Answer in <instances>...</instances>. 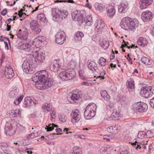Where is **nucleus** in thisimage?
I'll return each instance as SVG.
<instances>
[{"label":"nucleus","mask_w":154,"mask_h":154,"mask_svg":"<svg viewBox=\"0 0 154 154\" xmlns=\"http://www.w3.org/2000/svg\"><path fill=\"white\" fill-rule=\"evenodd\" d=\"M22 68L23 71L27 74H32L35 70L34 63L30 60H25L22 64Z\"/></svg>","instance_id":"nucleus-1"},{"label":"nucleus","mask_w":154,"mask_h":154,"mask_svg":"<svg viewBox=\"0 0 154 154\" xmlns=\"http://www.w3.org/2000/svg\"><path fill=\"white\" fill-rule=\"evenodd\" d=\"M36 83L35 85L37 88L41 90L50 87L53 84V82L50 79H47L46 80L39 81L38 83Z\"/></svg>","instance_id":"nucleus-2"},{"label":"nucleus","mask_w":154,"mask_h":154,"mask_svg":"<svg viewBox=\"0 0 154 154\" xmlns=\"http://www.w3.org/2000/svg\"><path fill=\"white\" fill-rule=\"evenodd\" d=\"M154 93V87L151 86L142 88L140 94L145 98H148L152 96Z\"/></svg>","instance_id":"nucleus-3"},{"label":"nucleus","mask_w":154,"mask_h":154,"mask_svg":"<svg viewBox=\"0 0 154 154\" xmlns=\"http://www.w3.org/2000/svg\"><path fill=\"white\" fill-rule=\"evenodd\" d=\"M38 75H35L32 78V81L35 83H38L39 81L46 80L48 78V74L45 70H41L37 72Z\"/></svg>","instance_id":"nucleus-4"},{"label":"nucleus","mask_w":154,"mask_h":154,"mask_svg":"<svg viewBox=\"0 0 154 154\" xmlns=\"http://www.w3.org/2000/svg\"><path fill=\"white\" fill-rule=\"evenodd\" d=\"M53 18L55 21H58L60 19H63L66 18L68 15V11L65 10H63L62 11H59L57 12L56 11L53 12Z\"/></svg>","instance_id":"nucleus-5"},{"label":"nucleus","mask_w":154,"mask_h":154,"mask_svg":"<svg viewBox=\"0 0 154 154\" xmlns=\"http://www.w3.org/2000/svg\"><path fill=\"white\" fill-rule=\"evenodd\" d=\"M17 44L23 50L25 51L28 53L26 54L27 55L32 54L33 50L32 48H31V41L28 42V43H25L23 41H20L19 42L17 43Z\"/></svg>","instance_id":"nucleus-6"},{"label":"nucleus","mask_w":154,"mask_h":154,"mask_svg":"<svg viewBox=\"0 0 154 154\" xmlns=\"http://www.w3.org/2000/svg\"><path fill=\"white\" fill-rule=\"evenodd\" d=\"M147 108V105L146 103L138 102L133 105L132 109L134 111L143 112L146 111Z\"/></svg>","instance_id":"nucleus-7"},{"label":"nucleus","mask_w":154,"mask_h":154,"mask_svg":"<svg viewBox=\"0 0 154 154\" xmlns=\"http://www.w3.org/2000/svg\"><path fill=\"white\" fill-rule=\"evenodd\" d=\"M35 62L38 64L43 63L45 59V54L44 52L36 51L35 52Z\"/></svg>","instance_id":"nucleus-8"},{"label":"nucleus","mask_w":154,"mask_h":154,"mask_svg":"<svg viewBox=\"0 0 154 154\" xmlns=\"http://www.w3.org/2000/svg\"><path fill=\"white\" fill-rule=\"evenodd\" d=\"M154 17L153 14L149 10L142 12L141 18L144 22H148L152 21Z\"/></svg>","instance_id":"nucleus-9"},{"label":"nucleus","mask_w":154,"mask_h":154,"mask_svg":"<svg viewBox=\"0 0 154 154\" xmlns=\"http://www.w3.org/2000/svg\"><path fill=\"white\" fill-rule=\"evenodd\" d=\"M100 94L104 101L105 103L107 106L109 108L111 107V98L110 96L108 94L107 91L106 90H102L100 91Z\"/></svg>","instance_id":"nucleus-10"},{"label":"nucleus","mask_w":154,"mask_h":154,"mask_svg":"<svg viewBox=\"0 0 154 154\" xmlns=\"http://www.w3.org/2000/svg\"><path fill=\"white\" fill-rule=\"evenodd\" d=\"M71 116V120L73 124L77 123L81 119L80 112L77 109H75L72 111Z\"/></svg>","instance_id":"nucleus-11"},{"label":"nucleus","mask_w":154,"mask_h":154,"mask_svg":"<svg viewBox=\"0 0 154 154\" xmlns=\"http://www.w3.org/2000/svg\"><path fill=\"white\" fill-rule=\"evenodd\" d=\"M85 12L83 11H75L72 14V19L75 21H81L83 17L84 13Z\"/></svg>","instance_id":"nucleus-12"},{"label":"nucleus","mask_w":154,"mask_h":154,"mask_svg":"<svg viewBox=\"0 0 154 154\" xmlns=\"http://www.w3.org/2000/svg\"><path fill=\"white\" fill-rule=\"evenodd\" d=\"M94 26L95 31L98 33H100L102 32L105 27V24L102 20L99 19L97 20L94 24Z\"/></svg>","instance_id":"nucleus-13"},{"label":"nucleus","mask_w":154,"mask_h":154,"mask_svg":"<svg viewBox=\"0 0 154 154\" xmlns=\"http://www.w3.org/2000/svg\"><path fill=\"white\" fill-rule=\"evenodd\" d=\"M131 19L129 17H125L122 19L120 23L121 27L125 30H129Z\"/></svg>","instance_id":"nucleus-14"},{"label":"nucleus","mask_w":154,"mask_h":154,"mask_svg":"<svg viewBox=\"0 0 154 154\" xmlns=\"http://www.w3.org/2000/svg\"><path fill=\"white\" fill-rule=\"evenodd\" d=\"M60 67V60L55 59L50 65L51 70L54 72H57Z\"/></svg>","instance_id":"nucleus-15"},{"label":"nucleus","mask_w":154,"mask_h":154,"mask_svg":"<svg viewBox=\"0 0 154 154\" xmlns=\"http://www.w3.org/2000/svg\"><path fill=\"white\" fill-rule=\"evenodd\" d=\"M38 22L36 20H32L30 23V27L32 30L35 33H38L41 30L38 27Z\"/></svg>","instance_id":"nucleus-16"},{"label":"nucleus","mask_w":154,"mask_h":154,"mask_svg":"<svg viewBox=\"0 0 154 154\" xmlns=\"http://www.w3.org/2000/svg\"><path fill=\"white\" fill-rule=\"evenodd\" d=\"M33 98L32 99L29 97H26L24 98L23 106L24 108L29 107L31 105L35 104Z\"/></svg>","instance_id":"nucleus-17"},{"label":"nucleus","mask_w":154,"mask_h":154,"mask_svg":"<svg viewBox=\"0 0 154 154\" xmlns=\"http://www.w3.org/2000/svg\"><path fill=\"white\" fill-rule=\"evenodd\" d=\"M153 0H140V7L141 9L146 8L153 2Z\"/></svg>","instance_id":"nucleus-18"},{"label":"nucleus","mask_w":154,"mask_h":154,"mask_svg":"<svg viewBox=\"0 0 154 154\" xmlns=\"http://www.w3.org/2000/svg\"><path fill=\"white\" fill-rule=\"evenodd\" d=\"M88 67L90 70H92L94 72H98L97 65L95 62L91 60H88Z\"/></svg>","instance_id":"nucleus-19"},{"label":"nucleus","mask_w":154,"mask_h":154,"mask_svg":"<svg viewBox=\"0 0 154 154\" xmlns=\"http://www.w3.org/2000/svg\"><path fill=\"white\" fill-rule=\"evenodd\" d=\"M116 10L114 7L112 5H109L107 10V14L108 16L110 18H112L115 14Z\"/></svg>","instance_id":"nucleus-20"},{"label":"nucleus","mask_w":154,"mask_h":154,"mask_svg":"<svg viewBox=\"0 0 154 154\" xmlns=\"http://www.w3.org/2000/svg\"><path fill=\"white\" fill-rule=\"evenodd\" d=\"M95 114L86 108L84 112V116L86 119H89L95 116Z\"/></svg>","instance_id":"nucleus-21"},{"label":"nucleus","mask_w":154,"mask_h":154,"mask_svg":"<svg viewBox=\"0 0 154 154\" xmlns=\"http://www.w3.org/2000/svg\"><path fill=\"white\" fill-rule=\"evenodd\" d=\"M66 72L68 80L72 79L75 76V72L73 69H69L66 70Z\"/></svg>","instance_id":"nucleus-22"},{"label":"nucleus","mask_w":154,"mask_h":154,"mask_svg":"<svg viewBox=\"0 0 154 154\" xmlns=\"http://www.w3.org/2000/svg\"><path fill=\"white\" fill-rule=\"evenodd\" d=\"M127 7L126 2H123L118 7V11L119 13H122L125 11V9Z\"/></svg>","instance_id":"nucleus-23"},{"label":"nucleus","mask_w":154,"mask_h":154,"mask_svg":"<svg viewBox=\"0 0 154 154\" xmlns=\"http://www.w3.org/2000/svg\"><path fill=\"white\" fill-rule=\"evenodd\" d=\"M135 141L134 142L131 143H132V145L136 149H140L142 147H143L144 149L146 148V146H143L142 142L139 143L137 142L136 139H135Z\"/></svg>","instance_id":"nucleus-24"},{"label":"nucleus","mask_w":154,"mask_h":154,"mask_svg":"<svg viewBox=\"0 0 154 154\" xmlns=\"http://www.w3.org/2000/svg\"><path fill=\"white\" fill-rule=\"evenodd\" d=\"M99 43L101 46L104 49H106L109 46V42L106 39H100Z\"/></svg>","instance_id":"nucleus-25"},{"label":"nucleus","mask_w":154,"mask_h":154,"mask_svg":"<svg viewBox=\"0 0 154 154\" xmlns=\"http://www.w3.org/2000/svg\"><path fill=\"white\" fill-rule=\"evenodd\" d=\"M17 35L19 38H26L28 33L26 31L21 32V30L20 29L17 32Z\"/></svg>","instance_id":"nucleus-26"},{"label":"nucleus","mask_w":154,"mask_h":154,"mask_svg":"<svg viewBox=\"0 0 154 154\" xmlns=\"http://www.w3.org/2000/svg\"><path fill=\"white\" fill-rule=\"evenodd\" d=\"M86 108L89 110L90 111H92L95 114L97 109V106L94 103H90L88 105Z\"/></svg>","instance_id":"nucleus-27"},{"label":"nucleus","mask_w":154,"mask_h":154,"mask_svg":"<svg viewBox=\"0 0 154 154\" xmlns=\"http://www.w3.org/2000/svg\"><path fill=\"white\" fill-rule=\"evenodd\" d=\"M59 77L63 81L68 80L66 70L61 72L59 74Z\"/></svg>","instance_id":"nucleus-28"},{"label":"nucleus","mask_w":154,"mask_h":154,"mask_svg":"<svg viewBox=\"0 0 154 154\" xmlns=\"http://www.w3.org/2000/svg\"><path fill=\"white\" fill-rule=\"evenodd\" d=\"M134 81L132 79H129L127 81V88L131 90L134 88Z\"/></svg>","instance_id":"nucleus-29"},{"label":"nucleus","mask_w":154,"mask_h":154,"mask_svg":"<svg viewBox=\"0 0 154 154\" xmlns=\"http://www.w3.org/2000/svg\"><path fill=\"white\" fill-rule=\"evenodd\" d=\"M73 152L70 153V154H82L81 149L79 146H76L73 149Z\"/></svg>","instance_id":"nucleus-30"},{"label":"nucleus","mask_w":154,"mask_h":154,"mask_svg":"<svg viewBox=\"0 0 154 154\" xmlns=\"http://www.w3.org/2000/svg\"><path fill=\"white\" fill-rule=\"evenodd\" d=\"M148 42L146 39H138L137 43L138 45L141 46H145L146 45Z\"/></svg>","instance_id":"nucleus-31"},{"label":"nucleus","mask_w":154,"mask_h":154,"mask_svg":"<svg viewBox=\"0 0 154 154\" xmlns=\"http://www.w3.org/2000/svg\"><path fill=\"white\" fill-rule=\"evenodd\" d=\"M37 18L38 20L42 22H45L46 21V18L43 13H41L38 14L37 16Z\"/></svg>","instance_id":"nucleus-32"},{"label":"nucleus","mask_w":154,"mask_h":154,"mask_svg":"<svg viewBox=\"0 0 154 154\" xmlns=\"http://www.w3.org/2000/svg\"><path fill=\"white\" fill-rule=\"evenodd\" d=\"M120 113L119 110L116 109L114 110L113 112L112 113V118L115 119H119V118L120 116Z\"/></svg>","instance_id":"nucleus-33"},{"label":"nucleus","mask_w":154,"mask_h":154,"mask_svg":"<svg viewBox=\"0 0 154 154\" xmlns=\"http://www.w3.org/2000/svg\"><path fill=\"white\" fill-rule=\"evenodd\" d=\"M138 25L137 22V21H131L130 20L129 30H132L134 29L136 26Z\"/></svg>","instance_id":"nucleus-34"},{"label":"nucleus","mask_w":154,"mask_h":154,"mask_svg":"<svg viewBox=\"0 0 154 154\" xmlns=\"http://www.w3.org/2000/svg\"><path fill=\"white\" fill-rule=\"evenodd\" d=\"M141 60L143 63L146 65H150L152 63V60L146 57H143Z\"/></svg>","instance_id":"nucleus-35"},{"label":"nucleus","mask_w":154,"mask_h":154,"mask_svg":"<svg viewBox=\"0 0 154 154\" xmlns=\"http://www.w3.org/2000/svg\"><path fill=\"white\" fill-rule=\"evenodd\" d=\"M66 37L65 33L63 31L58 32L55 36L56 38H64Z\"/></svg>","instance_id":"nucleus-36"},{"label":"nucleus","mask_w":154,"mask_h":154,"mask_svg":"<svg viewBox=\"0 0 154 154\" xmlns=\"http://www.w3.org/2000/svg\"><path fill=\"white\" fill-rule=\"evenodd\" d=\"M22 11L23 9H21L20 11L18 12V15L20 17V20H23L28 16V15H26L25 13L22 12Z\"/></svg>","instance_id":"nucleus-37"},{"label":"nucleus","mask_w":154,"mask_h":154,"mask_svg":"<svg viewBox=\"0 0 154 154\" xmlns=\"http://www.w3.org/2000/svg\"><path fill=\"white\" fill-rule=\"evenodd\" d=\"M20 114V110H12L11 111V116L12 117H16Z\"/></svg>","instance_id":"nucleus-38"},{"label":"nucleus","mask_w":154,"mask_h":154,"mask_svg":"<svg viewBox=\"0 0 154 154\" xmlns=\"http://www.w3.org/2000/svg\"><path fill=\"white\" fill-rule=\"evenodd\" d=\"M47 128H45V129H47V131H52L54 129V127H57V126L53 123L51 124H50L48 126L46 125Z\"/></svg>","instance_id":"nucleus-39"},{"label":"nucleus","mask_w":154,"mask_h":154,"mask_svg":"<svg viewBox=\"0 0 154 154\" xmlns=\"http://www.w3.org/2000/svg\"><path fill=\"white\" fill-rule=\"evenodd\" d=\"M43 109H46L47 111H49L51 110L52 109L51 105L50 104H48L47 103H45L42 106Z\"/></svg>","instance_id":"nucleus-40"},{"label":"nucleus","mask_w":154,"mask_h":154,"mask_svg":"<svg viewBox=\"0 0 154 154\" xmlns=\"http://www.w3.org/2000/svg\"><path fill=\"white\" fill-rule=\"evenodd\" d=\"M106 59L103 57H100L98 61V63L100 65L102 66H104L106 65Z\"/></svg>","instance_id":"nucleus-41"},{"label":"nucleus","mask_w":154,"mask_h":154,"mask_svg":"<svg viewBox=\"0 0 154 154\" xmlns=\"http://www.w3.org/2000/svg\"><path fill=\"white\" fill-rule=\"evenodd\" d=\"M42 39H33V40L31 41V45H35L36 46L37 45H40L39 42L42 43Z\"/></svg>","instance_id":"nucleus-42"},{"label":"nucleus","mask_w":154,"mask_h":154,"mask_svg":"<svg viewBox=\"0 0 154 154\" xmlns=\"http://www.w3.org/2000/svg\"><path fill=\"white\" fill-rule=\"evenodd\" d=\"M10 126L9 124L8 123H6L5 125V134L7 135H9V133L10 132Z\"/></svg>","instance_id":"nucleus-43"},{"label":"nucleus","mask_w":154,"mask_h":154,"mask_svg":"<svg viewBox=\"0 0 154 154\" xmlns=\"http://www.w3.org/2000/svg\"><path fill=\"white\" fill-rule=\"evenodd\" d=\"M59 118L60 121L62 122L61 123L65 122L67 119L66 117L65 116L61 114H60L59 116Z\"/></svg>","instance_id":"nucleus-44"},{"label":"nucleus","mask_w":154,"mask_h":154,"mask_svg":"<svg viewBox=\"0 0 154 154\" xmlns=\"http://www.w3.org/2000/svg\"><path fill=\"white\" fill-rule=\"evenodd\" d=\"M75 36L78 38H82L84 36V34L82 32L78 31L75 33Z\"/></svg>","instance_id":"nucleus-45"},{"label":"nucleus","mask_w":154,"mask_h":154,"mask_svg":"<svg viewBox=\"0 0 154 154\" xmlns=\"http://www.w3.org/2000/svg\"><path fill=\"white\" fill-rule=\"evenodd\" d=\"M5 74L6 77L7 78H10V73L9 67L6 66L5 67Z\"/></svg>","instance_id":"nucleus-46"},{"label":"nucleus","mask_w":154,"mask_h":154,"mask_svg":"<svg viewBox=\"0 0 154 154\" xmlns=\"http://www.w3.org/2000/svg\"><path fill=\"white\" fill-rule=\"evenodd\" d=\"M94 6L96 9L100 11H102L103 9V7L100 5L98 3H96Z\"/></svg>","instance_id":"nucleus-47"},{"label":"nucleus","mask_w":154,"mask_h":154,"mask_svg":"<svg viewBox=\"0 0 154 154\" xmlns=\"http://www.w3.org/2000/svg\"><path fill=\"white\" fill-rule=\"evenodd\" d=\"M79 96H78L77 94H72L70 96V98L73 101L77 100L79 99Z\"/></svg>","instance_id":"nucleus-48"},{"label":"nucleus","mask_w":154,"mask_h":154,"mask_svg":"<svg viewBox=\"0 0 154 154\" xmlns=\"http://www.w3.org/2000/svg\"><path fill=\"white\" fill-rule=\"evenodd\" d=\"M66 39H55V41L56 43L59 45L63 44Z\"/></svg>","instance_id":"nucleus-49"},{"label":"nucleus","mask_w":154,"mask_h":154,"mask_svg":"<svg viewBox=\"0 0 154 154\" xmlns=\"http://www.w3.org/2000/svg\"><path fill=\"white\" fill-rule=\"evenodd\" d=\"M6 23L7 24V28L5 29V30L8 31L10 30V25H9V24L10 23V18L7 19L6 22Z\"/></svg>","instance_id":"nucleus-50"},{"label":"nucleus","mask_w":154,"mask_h":154,"mask_svg":"<svg viewBox=\"0 0 154 154\" xmlns=\"http://www.w3.org/2000/svg\"><path fill=\"white\" fill-rule=\"evenodd\" d=\"M105 74V72L104 71H103L102 72L100 73V76L98 77L97 78H101V79H104V75Z\"/></svg>","instance_id":"nucleus-51"},{"label":"nucleus","mask_w":154,"mask_h":154,"mask_svg":"<svg viewBox=\"0 0 154 154\" xmlns=\"http://www.w3.org/2000/svg\"><path fill=\"white\" fill-rule=\"evenodd\" d=\"M106 130L108 132L110 133L114 132L113 130V126H110L108 127L107 128Z\"/></svg>","instance_id":"nucleus-52"},{"label":"nucleus","mask_w":154,"mask_h":154,"mask_svg":"<svg viewBox=\"0 0 154 154\" xmlns=\"http://www.w3.org/2000/svg\"><path fill=\"white\" fill-rule=\"evenodd\" d=\"M51 119L52 120L55 117V112L52 110L51 112Z\"/></svg>","instance_id":"nucleus-53"},{"label":"nucleus","mask_w":154,"mask_h":154,"mask_svg":"<svg viewBox=\"0 0 154 154\" xmlns=\"http://www.w3.org/2000/svg\"><path fill=\"white\" fill-rule=\"evenodd\" d=\"M120 129V127L118 125H116L114 127H113V130L114 132H117Z\"/></svg>","instance_id":"nucleus-54"},{"label":"nucleus","mask_w":154,"mask_h":154,"mask_svg":"<svg viewBox=\"0 0 154 154\" xmlns=\"http://www.w3.org/2000/svg\"><path fill=\"white\" fill-rule=\"evenodd\" d=\"M84 22L88 26H91L92 24V21H86V20H85Z\"/></svg>","instance_id":"nucleus-55"},{"label":"nucleus","mask_w":154,"mask_h":154,"mask_svg":"<svg viewBox=\"0 0 154 154\" xmlns=\"http://www.w3.org/2000/svg\"><path fill=\"white\" fill-rule=\"evenodd\" d=\"M23 95H22L20 96L19 98H18L17 100V103H16L17 104H18L19 103L21 102L22 99H23Z\"/></svg>","instance_id":"nucleus-56"},{"label":"nucleus","mask_w":154,"mask_h":154,"mask_svg":"<svg viewBox=\"0 0 154 154\" xmlns=\"http://www.w3.org/2000/svg\"><path fill=\"white\" fill-rule=\"evenodd\" d=\"M35 137V133H32L29 135L27 136V138H34Z\"/></svg>","instance_id":"nucleus-57"},{"label":"nucleus","mask_w":154,"mask_h":154,"mask_svg":"<svg viewBox=\"0 0 154 154\" xmlns=\"http://www.w3.org/2000/svg\"><path fill=\"white\" fill-rule=\"evenodd\" d=\"M85 20H86V21H92V17L90 15H88Z\"/></svg>","instance_id":"nucleus-58"},{"label":"nucleus","mask_w":154,"mask_h":154,"mask_svg":"<svg viewBox=\"0 0 154 154\" xmlns=\"http://www.w3.org/2000/svg\"><path fill=\"white\" fill-rule=\"evenodd\" d=\"M11 70V71H10V72H11V74H10V79L11 78L13 77L14 76V71L13 69V68L10 67V70Z\"/></svg>","instance_id":"nucleus-59"},{"label":"nucleus","mask_w":154,"mask_h":154,"mask_svg":"<svg viewBox=\"0 0 154 154\" xmlns=\"http://www.w3.org/2000/svg\"><path fill=\"white\" fill-rule=\"evenodd\" d=\"M150 104L152 107L154 108V97L150 100Z\"/></svg>","instance_id":"nucleus-60"},{"label":"nucleus","mask_w":154,"mask_h":154,"mask_svg":"<svg viewBox=\"0 0 154 154\" xmlns=\"http://www.w3.org/2000/svg\"><path fill=\"white\" fill-rule=\"evenodd\" d=\"M110 60L112 62H113L115 60V55L114 53L112 54L110 56Z\"/></svg>","instance_id":"nucleus-61"},{"label":"nucleus","mask_w":154,"mask_h":154,"mask_svg":"<svg viewBox=\"0 0 154 154\" xmlns=\"http://www.w3.org/2000/svg\"><path fill=\"white\" fill-rule=\"evenodd\" d=\"M123 42H124V44H125V45L124 44H122L121 47V48H123V47H125V46H127V48H128V46L127 45H128L129 44L128 43V42H126L124 39H123Z\"/></svg>","instance_id":"nucleus-62"},{"label":"nucleus","mask_w":154,"mask_h":154,"mask_svg":"<svg viewBox=\"0 0 154 154\" xmlns=\"http://www.w3.org/2000/svg\"><path fill=\"white\" fill-rule=\"evenodd\" d=\"M85 6L86 7L88 8L89 9H91L92 8V6L91 4L87 3L85 5Z\"/></svg>","instance_id":"nucleus-63"},{"label":"nucleus","mask_w":154,"mask_h":154,"mask_svg":"<svg viewBox=\"0 0 154 154\" xmlns=\"http://www.w3.org/2000/svg\"><path fill=\"white\" fill-rule=\"evenodd\" d=\"M90 83H91L89 81H87L82 82L81 85H88L90 84Z\"/></svg>","instance_id":"nucleus-64"}]
</instances>
